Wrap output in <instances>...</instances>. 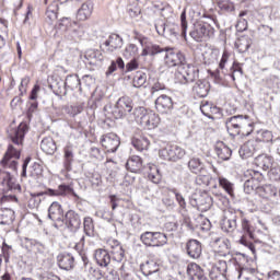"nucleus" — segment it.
Masks as SVG:
<instances>
[{
	"label": "nucleus",
	"instance_id": "nucleus-2",
	"mask_svg": "<svg viewBox=\"0 0 280 280\" xmlns=\"http://www.w3.org/2000/svg\"><path fill=\"white\" fill-rule=\"evenodd\" d=\"M28 130L30 127H27V124L25 122H21L19 127L11 129L9 137L12 143H14L16 147L9 144L4 158L1 161L2 167H7L13 172H16V167L19 165L18 161L21 159V145H23L25 135H27Z\"/></svg>",
	"mask_w": 280,
	"mask_h": 280
},
{
	"label": "nucleus",
	"instance_id": "nucleus-53",
	"mask_svg": "<svg viewBox=\"0 0 280 280\" xmlns=\"http://www.w3.org/2000/svg\"><path fill=\"white\" fill-rule=\"evenodd\" d=\"M268 176L270 180H273L276 183H280V166H273L270 168Z\"/></svg>",
	"mask_w": 280,
	"mask_h": 280
},
{
	"label": "nucleus",
	"instance_id": "nucleus-64",
	"mask_svg": "<svg viewBox=\"0 0 280 280\" xmlns=\"http://www.w3.org/2000/svg\"><path fill=\"white\" fill-rule=\"evenodd\" d=\"M40 280H60V277L48 273L47 276H42Z\"/></svg>",
	"mask_w": 280,
	"mask_h": 280
},
{
	"label": "nucleus",
	"instance_id": "nucleus-36",
	"mask_svg": "<svg viewBox=\"0 0 280 280\" xmlns=\"http://www.w3.org/2000/svg\"><path fill=\"white\" fill-rule=\"evenodd\" d=\"M40 149L46 154H55L56 150H58V147L56 145L54 138H44L40 142Z\"/></svg>",
	"mask_w": 280,
	"mask_h": 280
},
{
	"label": "nucleus",
	"instance_id": "nucleus-40",
	"mask_svg": "<svg viewBox=\"0 0 280 280\" xmlns=\"http://www.w3.org/2000/svg\"><path fill=\"white\" fill-rule=\"evenodd\" d=\"M163 36L170 38V40L178 38V26L175 23L166 22Z\"/></svg>",
	"mask_w": 280,
	"mask_h": 280
},
{
	"label": "nucleus",
	"instance_id": "nucleus-6",
	"mask_svg": "<svg viewBox=\"0 0 280 280\" xmlns=\"http://www.w3.org/2000/svg\"><path fill=\"white\" fill-rule=\"evenodd\" d=\"M144 246L161 247L167 244V234L161 232H144L140 235Z\"/></svg>",
	"mask_w": 280,
	"mask_h": 280
},
{
	"label": "nucleus",
	"instance_id": "nucleus-51",
	"mask_svg": "<svg viewBox=\"0 0 280 280\" xmlns=\"http://www.w3.org/2000/svg\"><path fill=\"white\" fill-rule=\"evenodd\" d=\"M218 5L220 10H223L224 12H233V10H235V4L230 0H219Z\"/></svg>",
	"mask_w": 280,
	"mask_h": 280
},
{
	"label": "nucleus",
	"instance_id": "nucleus-12",
	"mask_svg": "<svg viewBox=\"0 0 280 280\" xmlns=\"http://www.w3.org/2000/svg\"><path fill=\"white\" fill-rule=\"evenodd\" d=\"M103 47L106 54H115V51H119L124 47V38L117 34H112L103 43Z\"/></svg>",
	"mask_w": 280,
	"mask_h": 280
},
{
	"label": "nucleus",
	"instance_id": "nucleus-30",
	"mask_svg": "<svg viewBox=\"0 0 280 280\" xmlns=\"http://www.w3.org/2000/svg\"><path fill=\"white\" fill-rule=\"evenodd\" d=\"M221 229L225 233H233L237 229V217L232 214L231 218L224 217L221 220Z\"/></svg>",
	"mask_w": 280,
	"mask_h": 280
},
{
	"label": "nucleus",
	"instance_id": "nucleus-29",
	"mask_svg": "<svg viewBox=\"0 0 280 280\" xmlns=\"http://www.w3.org/2000/svg\"><path fill=\"white\" fill-rule=\"evenodd\" d=\"M131 143L138 152H143V150H148L150 148V140H148L144 136L136 133L132 139Z\"/></svg>",
	"mask_w": 280,
	"mask_h": 280
},
{
	"label": "nucleus",
	"instance_id": "nucleus-35",
	"mask_svg": "<svg viewBox=\"0 0 280 280\" xmlns=\"http://www.w3.org/2000/svg\"><path fill=\"white\" fill-rule=\"evenodd\" d=\"M192 93L197 97H207V95H209V83L205 81H197L192 88Z\"/></svg>",
	"mask_w": 280,
	"mask_h": 280
},
{
	"label": "nucleus",
	"instance_id": "nucleus-31",
	"mask_svg": "<svg viewBox=\"0 0 280 280\" xmlns=\"http://www.w3.org/2000/svg\"><path fill=\"white\" fill-rule=\"evenodd\" d=\"M253 45V39L248 35H242L235 42V47L238 49L240 54H246L250 46Z\"/></svg>",
	"mask_w": 280,
	"mask_h": 280
},
{
	"label": "nucleus",
	"instance_id": "nucleus-57",
	"mask_svg": "<svg viewBox=\"0 0 280 280\" xmlns=\"http://www.w3.org/2000/svg\"><path fill=\"white\" fill-rule=\"evenodd\" d=\"M125 72L130 73V71H137L139 69V61H137V58L131 59L126 66H125Z\"/></svg>",
	"mask_w": 280,
	"mask_h": 280
},
{
	"label": "nucleus",
	"instance_id": "nucleus-59",
	"mask_svg": "<svg viewBox=\"0 0 280 280\" xmlns=\"http://www.w3.org/2000/svg\"><path fill=\"white\" fill-rule=\"evenodd\" d=\"M166 24L167 23H165L163 20H160L155 23V30L159 36H164Z\"/></svg>",
	"mask_w": 280,
	"mask_h": 280
},
{
	"label": "nucleus",
	"instance_id": "nucleus-3",
	"mask_svg": "<svg viewBox=\"0 0 280 280\" xmlns=\"http://www.w3.org/2000/svg\"><path fill=\"white\" fill-rule=\"evenodd\" d=\"M226 130L230 135H242L248 137L254 128L255 124L248 118V116H233L225 121Z\"/></svg>",
	"mask_w": 280,
	"mask_h": 280
},
{
	"label": "nucleus",
	"instance_id": "nucleus-38",
	"mask_svg": "<svg viewBox=\"0 0 280 280\" xmlns=\"http://www.w3.org/2000/svg\"><path fill=\"white\" fill-rule=\"evenodd\" d=\"M215 152L221 161H229V159H231V154H233V151H231V148L226 147L222 142L217 144Z\"/></svg>",
	"mask_w": 280,
	"mask_h": 280
},
{
	"label": "nucleus",
	"instance_id": "nucleus-49",
	"mask_svg": "<svg viewBox=\"0 0 280 280\" xmlns=\"http://www.w3.org/2000/svg\"><path fill=\"white\" fill-rule=\"evenodd\" d=\"M219 185L229 194V196H233L234 194V188H233V183H231L229 179L224 177H219Z\"/></svg>",
	"mask_w": 280,
	"mask_h": 280
},
{
	"label": "nucleus",
	"instance_id": "nucleus-25",
	"mask_svg": "<svg viewBox=\"0 0 280 280\" xmlns=\"http://www.w3.org/2000/svg\"><path fill=\"white\" fill-rule=\"evenodd\" d=\"M73 144L68 142L66 147L63 148V167L67 170V172H71V165H73Z\"/></svg>",
	"mask_w": 280,
	"mask_h": 280
},
{
	"label": "nucleus",
	"instance_id": "nucleus-22",
	"mask_svg": "<svg viewBox=\"0 0 280 280\" xmlns=\"http://www.w3.org/2000/svg\"><path fill=\"white\" fill-rule=\"evenodd\" d=\"M258 195L260 196V198H264L265 200H275V198H277L278 196V190L273 185L268 184L259 186Z\"/></svg>",
	"mask_w": 280,
	"mask_h": 280
},
{
	"label": "nucleus",
	"instance_id": "nucleus-54",
	"mask_svg": "<svg viewBox=\"0 0 280 280\" xmlns=\"http://www.w3.org/2000/svg\"><path fill=\"white\" fill-rule=\"evenodd\" d=\"M209 183H211V176L209 175H199L196 177V184L200 187H209Z\"/></svg>",
	"mask_w": 280,
	"mask_h": 280
},
{
	"label": "nucleus",
	"instance_id": "nucleus-5",
	"mask_svg": "<svg viewBox=\"0 0 280 280\" xmlns=\"http://www.w3.org/2000/svg\"><path fill=\"white\" fill-rule=\"evenodd\" d=\"M67 196L69 194H73V188L69 185H59L58 189H48L45 192H37V194H31V198L28 199V207L30 209H36L40 206V202H43L42 196Z\"/></svg>",
	"mask_w": 280,
	"mask_h": 280
},
{
	"label": "nucleus",
	"instance_id": "nucleus-55",
	"mask_svg": "<svg viewBox=\"0 0 280 280\" xmlns=\"http://www.w3.org/2000/svg\"><path fill=\"white\" fill-rule=\"evenodd\" d=\"M180 23H182V36L183 38H187V12L185 10L180 14Z\"/></svg>",
	"mask_w": 280,
	"mask_h": 280
},
{
	"label": "nucleus",
	"instance_id": "nucleus-62",
	"mask_svg": "<svg viewBox=\"0 0 280 280\" xmlns=\"http://www.w3.org/2000/svg\"><path fill=\"white\" fill-rule=\"evenodd\" d=\"M240 243L243 244V246H247L252 253H255V245L252 242L246 241V236H242Z\"/></svg>",
	"mask_w": 280,
	"mask_h": 280
},
{
	"label": "nucleus",
	"instance_id": "nucleus-16",
	"mask_svg": "<svg viewBox=\"0 0 280 280\" xmlns=\"http://www.w3.org/2000/svg\"><path fill=\"white\" fill-rule=\"evenodd\" d=\"M226 270H229L226 260H219L218 264L212 267L210 277L212 280H226Z\"/></svg>",
	"mask_w": 280,
	"mask_h": 280
},
{
	"label": "nucleus",
	"instance_id": "nucleus-43",
	"mask_svg": "<svg viewBox=\"0 0 280 280\" xmlns=\"http://www.w3.org/2000/svg\"><path fill=\"white\" fill-rule=\"evenodd\" d=\"M145 82H148V74L138 71L133 77L132 85L135 89H141L142 86H145Z\"/></svg>",
	"mask_w": 280,
	"mask_h": 280
},
{
	"label": "nucleus",
	"instance_id": "nucleus-27",
	"mask_svg": "<svg viewBox=\"0 0 280 280\" xmlns=\"http://www.w3.org/2000/svg\"><path fill=\"white\" fill-rule=\"evenodd\" d=\"M94 259L101 268H106L110 264V254L106 249H96L94 253Z\"/></svg>",
	"mask_w": 280,
	"mask_h": 280
},
{
	"label": "nucleus",
	"instance_id": "nucleus-23",
	"mask_svg": "<svg viewBox=\"0 0 280 280\" xmlns=\"http://www.w3.org/2000/svg\"><path fill=\"white\" fill-rule=\"evenodd\" d=\"M93 14V2L86 1L81 4V8L77 11L78 21H89Z\"/></svg>",
	"mask_w": 280,
	"mask_h": 280
},
{
	"label": "nucleus",
	"instance_id": "nucleus-39",
	"mask_svg": "<svg viewBox=\"0 0 280 280\" xmlns=\"http://www.w3.org/2000/svg\"><path fill=\"white\" fill-rule=\"evenodd\" d=\"M80 84H81L80 77H78V74H71L66 78L65 86L70 91H75V89H79V91H82V88L80 86Z\"/></svg>",
	"mask_w": 280,
	"mask_h": 280
},
{
	"label": "nucleus",
	"instance_id": "nucleus-11",
	"mask_svg": "<svg viewBox=\"0 0 280 280\" xmlns=\"http://www.w3.org/2000/svg\"><path fill=\"white\" fill-rule=\"evenodd\" d=\"M192 207H197L201 211H209L213 205V199L207 192L194 195L190 199Z\"/></svg>",
	"mask_w": 280,
	"mask_h": 280
},
{
	"label": "nucleus",
	"instance_id": "nucleus-26",
	"mask_svg": "<svg viewBox=\"0 0 280 280\" xmlns=\"http://www.w3.org/2000/svg\"><path fill=\"white\" fill-rule=\"evenodd\" d=\"M75 264V258L71 254H60L58 256V266L61 270H71Z\"/></svg>",
	"mask_w": 280,
	"mask_h": 280
},
{
	"label": "nucleus",
	"instance_id": "nucleus-44",
	"mask_svg": "<svg viewBox=\"0 0 280 280\" xmlns=\"http://www.w3.org/2000/svg\"><path fill=\"white\" fill-rule=\"evenodd\" d=\"M124 58L127 60H130V58L135 59L137 56H139V47L135 44H129L126 46V48L122 51Z\"/></svg>",
	"mask_w": 280,
	"mask_h": 280
},
{
	"label": "nucleus",
	"instance_id": "nucleus-42",
	"mask_svg": "<svg viewBox=\"0 0 280 280\" xmlns=\"http://www.w3.org/2000/svg\"><path fill=\"white\" fill-rule=\"evenodd\" d=\"M58 21V4L50 5L46 10V23L54 25Z\"/></svg>",
	"mask_w": 280,
	"mask_h": 280
},
{
	"label": "nucleus",
	"instance_id": "nucleus-52",
	"mask_svg": "<svg viewBox=\"0 0 280 280\" xmlns=\"http://www.w3.org/2000/svg\"><path fill=\"white\" fill-rule=\"evenodd\" d=\"M258 140L262 143H270L272 141V131L261 130L258 132Z\"/></svg>",
	"mask_w": 280,
	"mask_h": 280
},
{
	"label": "nucleus",
	"instance_id": "nucleus-32",
	"mask_svg": "<svg viewBox=\"0 0 280 280\" xmlns=\"http://www.w3.org/2000/svg\"><path fill=\"white\" fill-rule=\"evenodd\" d=\"M60 26L65 27L68 31L72 30L74 36H82V34H80V30H82V26H79L78 22L71 21V18H62L60 20Z\"/></svg>",
	"mask_w": 280,
	"mask_h": 280
},
{
	"label": "nucleus",
	"instance_id": "nucleus-24",
	"mask_svg": "<svg viewBox=\"0 0 280 280\" xmlns=\"http://www.w3.org/2000/svg\"><path fill=\"white\" fill-rule=\"evenodd\" d=\"M200 110L202 115H205V117H208V119H215L214 115H218L220 113V108H218V106L207 101L201 102Z\"/></svg>",
	"mask_w": 280,
	"mask_h": 280
},
{
	"label": "nucleus",
	"instance_id": "nucleus-13",
	"mask_svg": "<svg viewBox=\"0 0 280 280\" xmlns=\"http://www.w3.org/2000/svg\"><path fill=\"white\" fill-rule=\"evenodd\" d=\"M101 143L108 153H113L119 149L121 141L116 133H107L101 138Z\"/></svg>",
	"mask_w": 280,
	"mask_h": 280
},
{
	"label": "nucleus",
	"instance_id": "nucleus-47",
	"mask_svg": "<svg viewBox=\"0 0 280 280\" xmlns=\"http://www.w3.org/2000/svg\"><path fill=\"white\" fill-rule=\"evenodd\" d=\"M240 154H241V156H243V159H248V158L253 156V154H255V147L253 145V142L245 143L241 148Z\"/></svg>",
	"mask_w": 280,
	"mask_h": 280
},
{
	"label": "nucleus",
	"instance_id": "nucleus-28",
	"mask_svg": "<svg viewBox=\"0 0 280 280\" xmlns=\"http://www.w3.org/2000/svg\"><path fill=\"white\" fill-rule=\"evenodd\" d=\"M126 167L127 170H129V172H132L133 174H139V172H141V170L143 168V161L141 160V158H139V155H132L128 159Z\"/></svg>",
	"mask_w": 280,
	"mask_h": 280
},
{
	"label": "nucleus",
	"instance_id": "nucleus-45",
	"mask_svg": "<svg viewBox=\"0 0 280 280\" xmlns=\"http://www.w3.org/2000/svg\"><path fill=\"white\" fill-rule=\"evenodd\" d=\"M148 177L152 183H160L161 173L159 172V167L154 164H148Z\"/></svg>",
	"mask_w": 280,
	"mask_h": 280
},
{
	"label": "nucleus",
	"instance_id": "nucleus-18",
	"mask_svg": "<svg viewBox=\"0 0 280 280\" xmlns=\"http://www.w3.org/2000/svg\"><path fill=\"white\" fill-rule=\"evenodd\" d=\"M82 224V221L80 220V215L75 213L73 210H69L66 213V226L71 231L72 233H75L80 229Z\"/></svg>",
	"mask_w": 280,
	"mask_h": 280
},
{
	"label": "nucleus",
	"instance_id": "nucleus-37",
	"mask_svg": "<svg viewBox=\"0 0 280 280\" xmlns=\"http://www.w3.org/2000/svg\"><path fill=\"white\" fill-rule=\"evenodd\" d=\"M14 222V212L12 209H0V224L2 226H8Z\"/></svg>",
	"mask_w": 280,
	"mask_h": 280
},
{
	"label": "nucleus",
	"instance_id": "nucleus-60",
	"mask_svg": "<svg viewBox=\"0 0 280 280\" xmlns=\"http://www.w3.org/2000/svg\"><path fill=\"white\" fill-rule=\"evenodd\" d=\"M159 91H165V84L156 81L151 88V94L159 93Z\"/></svg>",
	"mask_w": 280,
	"mask_h": 280
},
{
	"label": "nucleus",
	"instance_id": "nucleus-14",
	"mask_svg": "<svg viewBox=\"0 0 280 280\" xmlns=\"http://www.w3.org/2000/svg\"><path fill=\"white\" fill-rule=\"evenodd\" d=\"M115 108L116 118L126 117L127 113H132V98L128 96L120 97Z\"/></svg>",
	"mask_w": 280,
	"mask_h": 280
},
{
	"label": "nucleus",
	"instance_id": "nucleus-10",
	"mask_svg": "<svg viewBox=\"0 0 280 280\" xmlns=\"http://www.w3.org/2000/svg\"><path fill=\"white\" fill-rule=\"evenodd\" d=\"M247 176L250 178L245 179L243 185V189L246 194H253V191L257 190L259 192V180H261V173L259 171H247Z\"/></svg>",
	"mask_w": 280,
	"mask_h": 280
},
{
	"label": "nucleus",
	"instance_id": "nucleus-9",
	"mask_svg": "<svg viewBox=\"0 0 280 280\" xmlns=\"http://www.w3.org/2000/svg\"><path fill=\"white\" fill-rule=\"evenodd\" d=\"M0 185L3 191H13V194H21V184L10 175V173L0 170Z\"/></svg>",
	"mask_w": 280,
	"mask_h": 280
},
{
	"label": "nucleus",
	"instance_id": "nucleus-15",
	"mask_svg": "<svg viewBox=\"0 0 280 280\" xmlns=\"http://www.w3.org/2000/svg\"><path fill=\"white\" fill-rule=\"evenodd\" d=\"M155 108L158 113L167 115V113H171L172 108H174V101L166 94H162L155 100Z\"/></svg>",
	"mask_w": 280,
	"mask_h": 280
},
{
	"label": "nucleus",
	"instance_id": "nucleus-63",
	"mask_svg": "<svg viewBox=\"0 0 280 280\" xmlns=\"http://www.w3.org/2000/svg\"><path fill=\"white\" fill-rule=\"evenodd\" d=\"M268 280H280V271L278 270L269 271Z\"/></svg>",
	"mask_w": 280,
	"mask_h": 280
},
{
	"label": "nucleus",
	"instance_id": "nucleus-1",
	"mask_svg": "<svg viewBox=\"0 0 280 280\" xmlns=\"http://www.w3.org/2000/svg\"><path fill=\"white\" fill-rule=\"evenodd\" d=\"M164 61L166 67H177L175 80L179 84H189L198 78V68L187 63L185 55L174 48L166 49Z\"/></svg>",
	"mask_w": 280,
	"mask_h": 280
},
{
	"label": "nucleus",
	"instance_id": "nucleus-8",
	"mask_svg": "<svg viewBox=\"0 0 280 280\" xmlns=\"http://www.w3.org/2000/svg\"><path fill=\"white\" fill-rule=\"evenodd\" d=\"M213 34H215V28H213V26H211L209 23L205 22L198 23L195 26V30L190 32L191 38L197 40V43H201L203 38L213 37Z\"/></svg>",
	"mask_w": 280,
	"mask_h": 280
},
{
	"label": "nucleus",
	"instance_id": "nucleus-19",
	"mask_svg": "<svg viewBox=\"0 0 280 280\" xmlns=\"http://www.w3.org/2000/svg\"><path fill=\"white\" fill-rule=\"evenodd\" d=\"M139 43L141 47H143L141 56H156V54H161V51H163L161 46L150 43L145 40V38H140Z\"/></svg>",
	"mask_w": 280,
	"mask_h": 280
},
{
	"label": "nucleus",
	"instance_id": "nucleus-61",
	"mask_svg": "<svg viewBox=\"0 0 280 280\" xmlns=\"http://www.w3.org/2000/svg\"><path fill=\"white\" fill-rule=\"evenodd\" d=\"M242 229H243V231L246 232V235H248L249 238L253 240V231H250V224H248L247 220H243Z\"/></svg>",
	"mask_w": 280,
	"mask_h": 280
},
{
	"label": "nucleus",
	"instance_id": "nucleus-50",
	"mask_svg": "<svg viewBox=\"0 0 280 280\" xmlns=\"http://www.w3.org/2000/svg\"><path fill=\"white\" fill-rule=\"evenodd\" d=\"M84 110V105L79 104V105H71L66 107V113L70 115V117H75L77 115H80Z\"/></svg>",
	"mask_w": 280,
	"mask_h": 280
},
{
	"label": "nucleus",
	"instance_id": "nucleus-7",
	"mask_svg": "<svg viewBox=\"0 0 280 280\" xmlns=\"http://www.w3.org/2000/svg\"><path fill=\"white\" fill-rule=\"evenodd\" d=\"M185 154H187L185 149L178 145H170L161 149L159 152L160 159H163V161H172L173 163L185 159Z\"/></svg>",
	"mask_w": 280,
	"mask_h": 280
},
{
	"label": "nucleus",
	"instance_id": "nucleus-20",
	"mask_svg": "<svg viewBox=\"0 0 280 280\" xmlns=\"http://www.w3.org/2000/svg\"><path fill=\"white\" fill-rule=\"evenodd\" d=\"M48 218L49 220H52V222H62V219L65 218V211L58 201H54L48 208Z\"/></svg>",
	"mask_w": 280,
	"mask_h": 280
},
{
	"label": "nucleus",
	"instance_id": "nucleus-34",
	"mask_svg": "<svg viewBox=\"0 0 280 280\" xmlns=\"http://www.w3.org/2000/svg\"><path fill=\"white\" fill-rule=\"evenodd\" d=\"M161 270V265H159L155 260H148L142 267L141 271L144 277H150V275H154Z\"/></svg>",
	"mask_w": 280,
	"mask_h": 280
},
{
	"label": "nucleus",
	"instance_id": "nucleus-4",
	"mask_svg": "<svg viewBox=\"0 0 280 280\" xmlns=\"http://www.w3.org/2000/svg\"><path fill=\"white\" fill-rule=\"evenodd\" d=\"M135 120L145 130H154L161 124V118L152 110L144 107H137L133 112Z\"/></svg>",
	"mask_w": 280,
	"mask_h": 280
},
{
	"label": "nucleus",
	"instance_id": "nucleus-58",
	"mask_svg": "<svg viewBox=\"0 0 280 280\" xmlns=\"http://www.w3.org/2000/svg\"><path fill=\"white\" fill-rule=\"evenodd\" d=\"M172 191L173 194H175V200L176 202H178V206L180 207V209H187V201L185 200V197H183L180 192L174 189Z\"/></svg>",
	"mask_w": 280,
	"mask_h": 280
},
{
	"label": "nucleus",
	"instance_id": "nucleus-56",
	"mask_svg": "<svg viewBox=\"0 0 280 280\" xmlns=\"http://www.w3.org/2000/svg\"><path fill=\"white\" fill-rule=\"evenodd\" d=\"M267 89H271V90H275V89H279V77L277 75H271L267 79Z\"/></svg>",
	"mask_w": 280,
	"mask_h": 280
},
{
	"label": "nucleus",
	"instance_id": "nucleus-17",
	"mask_svg": "<svg viewBox=\"0 0 280 280\" xmlns=\"http://www.w3.org/2000/svg\"><path fill=\"white\" fill-rule=\"evenodd\" d=\"M107 246L110 248L114 261H117L118 264L124 261V248L121 247V244H119V241L110 238L107 241Z\"/></svg>",
	"mask_w": 280,
	"mask_h": 280
},
{
	"label": "nucleus",
	"instance_id": "nucleus-41",
	"mask_svg": "<svg viewBox=\"0 0 280 280\" xmlns=\"http://www.w3.org/2000/svg\"><path fill=\"white\" fill-rule=\"evenodd\" d=\"M188 168L192 174H200L205 170V163L198 158H192L188 162Z\"/></svg>",
	"mask_w": 280,
	"mask_h": 280
},
{
	"label": "nucleus",
	"instance_id": "nucleus-48",
	"mask_svg": "<svg viewBox=\"0 0 280 280\" xmlns=\"http://www.w3.org/2000/svg\"><path fill=\"white\" fill-rule=\"evenodd\" d=\"M84 233L88 237H93V233L95 231V225L93 224V219L91 217H86L83 221Z\"/></svg>",
	"mask_w": 280,
	"mask_h": 280
},
{
	"label": "nucleus",
	"instance_id": "nucleus-33",
	"mask_svg": "<svg viewBox=\"0 0 280 280\" xmlns=\"http://www.w3.org/2000/svg\"><path fill=\"white\" fill-rule=\"evenodd\" d=\"M255 165L259 167L260 170H264V172H267L270 167H272V158L270 155H258L255 161Z\"/></svg>",
	"mask_w": 280,
	"mask_h": 280
},
{
	"label": "nucleus",
	"instance_id": "nucleus-21",
	"mask_svg": "<svg viewBox=\"0 0 280 280\" xmlns=\"http://www.w3.org/2000/svg\"><path fill=\"white\" fill-rule=\"evenodd\" d=\"M186 252L191 259H199L202 255V245L197 240H190L186 244Z\"/></svg>",
	"mask_w": 280,
	"mask_h": 280
},
{
	"label": "nucleus",
	"instance_id": "nucleus-46",
	"mask_svg": "<svg viewBox=\"0 0 280 280\" xmlns=\"http://www.w3.org/2000/svg\"><path fill=\"white\" fill-rule=\"evenodd\" d=\"M220 56V51L211 50L203 52V60L206 65H213V62H218V58Z\"/></svg>",
	"mask_w": 280,
	"mask_h": 280
}]
</instances>
